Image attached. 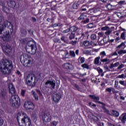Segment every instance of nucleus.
Here are the masks:
<instances>
[{"mask_svg":"<svg viewBox=\"0 0 126 126\" xmlns=\"http://www.w3.org/2000/svg\"><path fill=\"white\" fill-rule=\"evenodd\" d=\"M74 87H76L78 90H80V88H79V86L77 85V84L74 85Z\"/></svg>","mask_w":126,"mask_h":126,"instance_id":"63","label":"nucleus"},{"mask_svg":"<svg viewBox=\"0 0 126 126\" xmlns=\"http://www.w3.org/2000/svg\"><path fill=\"white\" fill-rule=\"evenodd\" d=\"M69 54L71 56V57H72L73 58H74L75 57V53L73 51H70Z\"/></svg>","mask_w":126,"mask_h":126,"instance_id":"44","label":"nucleus"},{"mask_svg":"<svg viewBox=\"0 0 126 126\" xmlns=\"http://www.w3.org/2000/svg\"><path fill=\"white\" fill-rule=\"evenodd\" d=\"M24 106L27 110H34L35 105L31 101H28L25 103Z\"/></svg>","mask_w":126,"mask_h":126,"instance_id":"9","label":"nucleus"},{"mask_svg":"<svg viewBox=\"0 0 126 126\" xmlns=\"http://www.w3.org/2000/svg\"><path fill=\"white\" fill-rule=\"evenodd\" d=\"M61 98V94H58V93H55L52 95V99L55 103H59Z\"/></svg>","mask_w":126,"mask_h":126,"instance_id":"8","label":"nucleus"},{"mask_svg":"<svg viewBox=\"0 0 126 126\" xmlns=\"http://www.w3.org/2000/svg\"><path fill=\"white\" fill-rule=\"evenodd\" d=\"M89 96L91 98H92V99H93L94 100V101L95 102V103H98V104H101L103 106L105 105V104L104 103L101 102L100 101H99V100H100V98H99V97L93 95H90Z\"/></svg>","mask_w":126,"mask_h":126,"instance_id":"12","label":"nucleus"},{"mask_svg":"<svg viewBox=\"0 0 126 126\" xmlns=\"http://www.w3.org/2000/svg\"><path fill=\"white\" fill-rule=\"evenodd\" d=\"M21 119V123L19 122V125L20 126H30L31 125V120L30 118L27 116L26 113H18L17 115V122H19L20 119Z\"/></svg>","mask_w":126,"mask_h":126,"instance_id":"3","label":"nucleus"},{"mask_svg":"<svg viewBox=\"0 0 126 126\" xmlns=\"http://www.w3.org/2000/svg\"><path fill=\"white\" fill-rule=\"evenodd\" d=\"M75 37V33L73 32H71L69 37L70 40H72V39H74Z\"/></svg>","mask_w":126,"mask_h":126,"instance_id":"33","label":"nucleus"},{"mask_svg":"<svg viewBox=\"0 0 126 126\" xmlns=\"http://www.w3.org/2000/svg\"><path fill=\"white\" fill-rule=\"evenodd\" d=\"M117 78H126V76L125 74H122L121 75H118Z\"/></svg>","mask_w":126,"mask_h":126,"instance_id":"47","label":"nucleus"},{"mask_svg":"<svg viewBox=\"0 0 126 126\" xmlns=\"http://www.w3.org/2000/svg\"><path fill=\"white\" fill-rule=\"evenodd\" d=\"M5 28H9L10 31H12L13 28L12 27V24L9 22H5L3 24L0 25V37L2 38L4 41H10V35L9 34H4L2 33V31L5 30Z\"/></svg>","mask_w":126,"mask_h":126,"instance_id":"2","label":"nucleus"},{"mask_svg":"<svg viewBox=\"0 0 126 126\" xmlns=\"http://www.w3.org/2000/svg\"><path fill=\"white\" fill-rule=\"evenodd\" d=\"M30 76H31V74H28L26 78V82H28V83H30L31 82V81H30Z\"/></svg>","mask_w":126,"mask_h":126,"instance_id":"31","label":"nucleus"},{"mask_svg":"<svg viewBox=\"0 0 126 126\" xmlns=\"http://www.w3.org/2000/svg\"><path fill=\"white\" fill-rule=\"evenodd\" d=\"M111 56H118V53H117V51H115V52H113V53H112Z\"/></svg>","mask_w":126,"mask_h":126,"instance_id":"59","label":"nucleus"},{"mask_svg":"<svg viewBox=\"0 0 126 126\" xmlns=\"http://www.w3.org/2000/svg\"><path fill=\"white\" fill-rule=\"evenodd\" d=\"M126 46V42H122L120 45L117 46L116 49H120L122 47H125Z\"/></svg>","mask_w":126,"mask_h":126,"instance_id":"36","label":"nucleus"},{"mask_svg":"<svg viewBox=\"0 0 126 126\" xmlns=\"http://www.w3.org/2000/svg\"><path fill=\"white\" fill-rule=\"evenodd\" d=\"M125 66V65L123 64H121L118 67V69H121V68H123Z\"/></svg>","mask_w":126,"mask_h":126,"instance_id":"57","label":"nucleus"},{"mask_svg":"<svg viewBox=\"0 0 126 126\" xmlns=\"http://www.w3.org/2000/svg\"><path fill=\"white\" fill-rule=\"evenodd\" d=\"M78 4L77 3H74L72 5L73 8H74L75 9H76L77 8Z\"/></svg>","mask_w":126,"mask_h":126,"instance_id":"51","label":"nucleus"},{"mask_svg":"<svg viewBox=\"0 0 126 126\" xmlns=\"http://www.w3.org/2000/svg\"><path fill=\"white\" fill-rule=\"evenodd\" d=\"M8 22L7 21H4V17L2 16H0V25L3 24L5 22Z\"/></svg>","mask_w":126,"mask_h":126,"instance_id":"25","label":"nucleus"},{"mask_svg":"<svg viewBox=\"0 0 126 126\" xmlns=\"http://www.w3.org/2000/svg\"><path fill=\"white\" fill-rule=\"evenodd\" d=\"M2 50L5 53H7V54H8L12 51V48L9 44H6L5 46H3L2 47Z\"/></svg>","mask_w":126,"mask_h":126,"instance_id":"10","label":"nucleus"},{"mask_svg":"<svg viewBox=\"0 0 126 126\" xmlns=\"http://www.w3.org/2000/svg\"><path fill=\"white\" fill-rule=\"evenodd\" d=\"M21 33L22 36H26V34H27V31L26 30L23 29L21 30Z\"/></svg>","mask_w":126,"mask_h":126,"instance_id":"35","label":"nucleus"},{"mask_svg":"<svg viewBox=\"0 0 126 126\" xmlns=\"http://www.w3.org/2000/svg\"><path fill=\"white\" fill-rule=\"evenodd\" d=\"M101 111L103 113H105L106 114H107V115H110V111L104 106L102 107V109Z\"/></svg>","mask_w":126,"mask_h":126,"instance_id":"20","label":"nucleus"},{"mask_svg":"<svg viewBox=\"0 0 126 126\" xmlns=\"http://www.w3.org/2000/svg\"><path fill=\"white\" fill-rule=\"evenodd\" d=\"M100 117V115L99 114H95L93 115L92 120L95 122V123H98L99 122V118Z\"/></svg>","mask_w":126,"mask_h":126,"instance_id":"16","label":"nucleus"},{"mask_svg":"<svg viewBox=\"0 0 126 126\" xmlns=\"http://www.w3.org/2000/svg\"><path fill=\"white\" fill-rule=\"evenodd\" d=\"M26 50L29 54H36L37 51V45L36 42L34 40L29 41L26 46Z\"/></svg>","mask_w":126,"mask_h":126,"instance_id":"4","label":"nucleus"},{"mask_svg":"<svg viewBox=\"0 0 126 126\" xmlns=\"http://www.w3.org/2000/svg\"><path fill=\"white\" fill-rule=\"evenodd\" d=\"M119 81L116 80L115 81V85H114V87H115V88H118V85H119Z\"/></svg>","mask_w":126,"mask_h":126,"instance_id":"50","label":"nucleus"},{"mask_svg":"<svg viewBox=\"0 0 126 126\" xmlns=\"http://www.w3.org/2000/svg\"><path fill=\"white\" fill-rule=\"evenodd\" d=\"M71 66V64H70V63H65L63 65V68H65L66 69H69Z\"/></svg>","mask_w":126,"mask_h":126,"instance_id":"22","label":"nucleus"},{"mask_svg":"<svg viewBox=\"0 0 126 126\" xmlns=\"http://www.w3.org/2000/svg\"><path fill=\"white\" fill-rule=\"evenodd\" d=\"M122 117V120L121 122L125 124L126 122V113H123L121 115Z\"/></svg>","mask_w":126,"mask_h":126,"instance_id":"21","label":"nucleus"},{"mask_svg":"<svg viewBox=\"0 0 126 126\" xmlns=\"http://www.w3.org/2000/svg\"><path fill=\"white\" fill-rule=\"evenodd\" d=\"M100 59H101V57H100V56H98V57L95 58L94 61V64H96V65L99 64V62H100Z\"/></svg>","mask_w":126,"mask_h":126,"instance_id":"27","label":"nucleus"},{"mask_svg":"<svg viewBox=\"0 0 126 126\" xmlns=\"http://www.w3.org/2000/svg\"><path fill=\"white\" fill-rule=\"evenodd\" d=\"M9 92L11 95H15V93H16V91L15 90V88L12 84H10L9 85Z\"/></svg>","mask_w":126,"mask_h":126,"instance_id":"11","label":"nucleus"},{"mask_svg":"<svg viewBox=\"0 0 126 126\" xmlns=\"http://www.w3.org/2000/svg\"><path fill=\"white\" fill-rule=\"evenodd\" d=\"M100 56H101V59H104V57L106 56V53L105 51H102L100 52Z\"/></svg>","mask_w":126,"mask_h":126,"instance_id":"40","label":"nucleus"},{"mask_svg":"<svg viewBox=\"0 0 126 126\" xmlns=\"http://www.w3.org/2000/svg\"><path fill=\"white\" fill-rule=\"evenodd\" d=\"M81 66H82V67H83V68H86L87 69H89V68H90L89 67V65H88L87 64H86L85 63L82 64Z\"/></svg>","mask_w":126,"mask_h":126,"instance_id":"32","label":"nucleus"},{"mask_svg":"<svg viewBox=\"0 0 126 126\" xmlns=\"http://www.w3.org/2000/svg\"><path fill=\"white\" fill-rule=\"evenodd\" d=\"M13 68V64L12 61L3 59L0 61V71L3 74H9L12 71Z\"/></svg>","mask_w":126,"mask_h":126,"instance_id":"1","label":"nucleus"},{"mask_svg":"<svg viewBox=\"0 0 126 126\" xmlns=\"http://www.w3.org/2000/svg\"><path fill=\"white\" fill-rule=\"evenodd\" d=\"M7 5L10 7H15V5H16V3H15V1L10 0L7 2Z\"/></svg>","mask_w":126,"mask_h":126,"instance_id":"17","label":"nucleus"},{"mask_svg":"<svg viewBox=\"0 0 126 126\" xmlns=\"http://www.w3.org/2000/svg\"><path fill=\"white\" fill-rule=\"evenodd\" d=\"M48 84H50V85H51L52 88H53V89H55V87L56 86V81L48 80L47 82H46L45 85H48Z\"/></svg>","mask_w":126,"mask_h":126,"instance_id":"14","label":"nucleus"},{"mask_svg":"<svg viewBox=\"0 0 126 126\" xmlns=\"http://www.w3.org/2000/svg\"><path fill=\"white\" fill-rule=\"evenodd\" d=\"M26 93V90L22 89L21 91V95L23 97H24L25 96V94Z\"/></svg>","mask_w":126,"mask_h":126,"instance_id":"41","label":"nucleus"},{"mask_svg":"<svg viewBox=\"0 0 126 126\" xmlns=\"http://www.w3.org/2000/svg\"><path fill=\"white\" fill-rule=\"evenodd\" d=\"M97 125L98 126H104V123H101L99 121L97 123Z\"/></svg>","mask_w":126,"mask_h":126,"instance_id":"53","label":"nucleus"},{"mask_svg":"<svg viewBox=\"0 0 126 126\" xmlns=\"http://www.w3.org/2000/svg\"><path fill=\"white\" fill-rule=\"evenodd\" d=\"M121 38L123 40H126V35L125 32H123L121 34Z\"/></svg>","mask_w":126,"mask_h":126,"instance_id":"46","label":"nucleus"},{"mask_svg":"<svg viewBox=\"0 0 126 126\" xmlns=\"http://www.w3.org/2000/svg\"><path fill=\"white\" fill-rule=\"evenodd\" d=\"M37 118H38V116L36 114H33L32 116V118L33 120H37Z\"/></svg>","mask_w":126,"mask_h":126,"instance_id":"58","label":"nucleus"},{"mask_svg":"<svg viewBox=\"0 0 126 126\" xmlns=\"http://www.w3.org/2000/svg\"><path fill=\"white\" fill-rule=\"evenodd\" d=\"M65 37H64V36H63V37H61V40H62V41H63V42H64V43H65Z\"/></svg>","mask_w":126,"mask_h":126,"instance_id":"60","label":"nucleus"},{"mask_svg":"<svg viewBox=\"0 0 126 126\" xmlns=\"http://www.w3.org/2000/svg\"><path fill=\"white\" fill-rule=\"evenodd\" d=\"M77 42V41H71V44H72V45L73 46H74V45H76V43Z\"/></svg>","mask_w":126,"mask_h":126,"instance_id":"61","label":"nucleus"},{"mask_svg":"<svg viewBox=\"0 0 126 126\" xmlns=\"http://www.w3.org/2000/svg\"><path fill=\"white\" fill-rule=\"evenodd\" d=\"M20 60L21 63H23L24 66H28L29 67L32 66V58L28 56V55L22 54L20 57Z\"/></svg>","mask_w":126,"mask_h":126,"instance_id":"5","label":"nucleus"},{"mask_svg":"<svg viewBox=\"0 0 126 126\" xmlns=\"http://www.w3.org/2000/svg\"><path fill=\"white\" fill-rule=\"evenodd\" d=\"M98 35L99 37H103V36H104V33H103V32H98Z\"/></svg>","mask_w":126,"mask_h":126,"instance_id":"56","label":"nucleus"},{"mask_svg":"<svg viewBox=\"0 0 126 126\" xmlns=\"http://www.w3.org/2000/svg\"><path fill=\"white\" fill-rule=\"evenodd\" d=\"M100 62L101 63H110V59H108V58H101Z\"/></svg>","mask_w":126,"mask_h":126,"instance_id":"26","label":"nucleus"},{"mask_svg":"<svg viewBox=\"0 0 126 126\" xmlns=\"http://www.w3.org/2000/svg\"><path fill=\"white\" fill-rule=\"evenodd\" d=\"M74 87H76L78 90H80V88H79V86L77 85V84L74 85Z\"/></svg>","mask_w":126,"mask_h":126,"instance_id":"62","label":"nucleus"},{"mask_svg":"<svg viewBox=\"0 0 126 126\" xmlns=\"http://www.w3.org/2000/svg\"><path fill=\"white\" fill-rule=\"evenodd\" d=\"M91 39L92 40H96L97 39V35L95 34H93L91 36Z\"/></svg>","mask_w":126,"mask_h":126,"instance_id":"39","label":"nucleus"},{"mask_svg":"<svg viewBox=\"0 0 126 126\" xmlns=\"http://www.w3.org/2000/svg\"><path fill=\"white\" fill-rule=\"evenodd\" d=\"M87 15L82 14L78 18V20H84L86 19Z\"/></svg>","mask_w":126,"mask_h":126,"instance_id":"24","label":"nucleus"},{"mask_svg":"<svg viewBox=\"0 0 126 126\" xmlns=\"http://www.w3.org/2000/svg\"><path fill=\"white\" fill-rule=\"evenodd\" d=\"M104 69H105V70H107L108 71H110V69H109V67H108V66H104Z\"/></svg>","mask_w":126,"mask_h":126,"instance_id":"64","label":"nucleus"},{"mask_svg":"<svg viewBox=\"0 0 126 126\" xmlns=\"http://www.w3.org/2000/svg\"><path fill=\"white\" fill-rule=\"evenodd\" d=\"M3 125V120L2 118H0V126H2Z\"/></svg>","mask_w":126,"mask_h":126,"instance_id":"55","label":"nucleus"},{"mask_svg":"<svg viewBox=\"0 0 126 126\" xmlns=\"http://www.w3.org/2000/svg\"><path fill=\"white\" fill-rule=\"evenodd\" d=\"M85 19L86 20L83 21V23H84V24H87V23H89L90 21V19H89V18H86Z\"/></svg>","mask_w":126,"mask_h":126,"instance_id":"37","label":"nucleus"},{"mask_svg":"<svg viewBox=\"0 0 126 126\" xmlns=\"http://www.w3.org/2000/svg\"><path fill=\"white\" fill-rule=\"evenodd\" d=\"M69 30L72 33H73V32H76L77 31L78 28L77 27L72 26L70 27Z\"/></svg>","mask_w":126,"mask_h":126,"instance_id":"23","label":"nucleus"},{"mask_svg":"<svg viewBox=\"0 0 126 126\" xmlns=\"http://www.w3.org/2000/svg\"><path fill=\"white\" fill-rule=\"evenodd\" d=\"M10 104L15 108L18 107L19 106V103H20V99L18 96L16 95H12L10 98Z\"/></svg>","mask_w":126,"mask_h":126,"instance_id":"6","label":"nucleus"},{"mask_svg":"<svg viewBox=\"0 0 126 126\" xmlns=\"http://www.w3.org/2000/svg\"><path fill=\"white\" fill-rule=\"evenodd\" d=\"M113 89V88H108L106 89V92H109V93H111L112 92V90Z\"/></svg>","mask_w":126,"mask_h":126,"instance_id":"49","label":"nucleus"},{"mask_svg":"<svg viewBox=\"0 0 126 126\" xmlns=\"http://www.w3.org/2000/svg\"><path fill=\"white\" fill-rule=\"evenodd\" d=\"M119 65H120V63L116 62L114 64V63L110 64L109 67V68H110V69H113L114 67H117L119 66Z\"/></svg>","mask_w":126,"mask_h":126,"instance_id":"18","label":"nucleus"},{"mask_svg":"<svg viewBox=\"0 0 126 126\" xmlns=\"http://www.w3.org/2000/svg\"><path fill=\"white\" fill-rule=\"evenodd\" d=\"M41 77V74H39L38 76L35 75L34 74H31L30 78L31 80H33V78H34V81L33 83L36 82V80H37V78H40Z\"/></svg>","mask_w":126,"mask_h":126,"instance_id":"15","label":"nucleus"},{"mask_svg":"<svg viewBox=\"0 0 126 126\" xmlns=\"http://www.w3.org/2000/svg\"><path fill=\"white\" fill-rule=\"evenodd\" d=\"M59 124V122L57 121H53L51 123V126H57Z\"/></svg>","mask_w":126,"mask_h":126,"instance_id":"43","label":"nucleus"},{"mask_svg":"<svg viewBox=\"0 0 126 126\" xmlns=\"http://www.w3.org/2000/svg\"><path fill=\"white\" fill-rule=\"evenodd\" d=\"M42 118L44 124L50 123L52 121V115L50 112L44 113V114H42Z\"/></svg>","mask_w":126,"mask_h":126,"instance_id":"7","label":"nucleus"},{"mask_svg":"<svg viewBox=\"0 0 126 126\" xmlns=\"http://www.w3.org/2000/svg\"><path fill=\"white\" fill-rule=\"evenodd\" d=\"M112 32H113V31L111 30L110 28L109 30H108L105 32V35H107V36H109L110 34H112Z\"/></svg>","mask_w":126,"mask_h":126,"instance_id":"30","label":"nucleus"},{"mask_svg":"<svg viewBox=\"0 0 126 126\" xmlns=\"http://www.w3.org/2000/svg\"><path fill=\"white\" fill-rule=\"evenodd\" d=\"M118 55H120L121 56V55H123L124 54H126V50H120L118 51Z\"/></svg>","mask_w":126,"mask_h":126,"instance_id":"29","label":"nucleus"},{"mask_svg":"<svg viewBox=\"0 0 126 126\" xmlns=\"http://www.w3.org/2000/svg\"><path fill=\"white\" fill-rule=\"evenodd\" d=\"M32 95H33L34 98H35V100H36V101H38V95L37 94H36V93L34 91H32Z\"/></svg>","mask_w":126,"mask_h":126,"instance_id":"28","label":"nucleus"},{"mask_svg":"<svg viewBox=\"0 0 126 126\" xmlns=\"http://www.w3.org/2000/svg\"><path fill=\"white\" fill-rule=\"evenodd\" d=\"M83 44L85 47H89V46L90 45V43L88 41H85Z\"/></svg>","mask_w":126,"mask_h":126,"instance_id":"42","label":"nucleus"},{"mask_svg":"<svg viewBox=\"0 0 126 126\" xmlns=\"http://www.w3.org/2000/svg\"><path fill=\"white\" fill-rule=\"evenodd\" d=\"M112 91L113 94H116V93H119V92L116 91V89H114V88H112Z\"/></svg>","mask_w":126,"mask_h":126,"instance_id":"54","label":"nucleus"},{"mask_svg":"<svg viewBox=\"0 0 126 126\" xmlns=\"http://www.w3.org/2000/svg\"><path fill=\"white\" fill-rule=\"evenodd\" d=\"M80 59V63H84L85 62V58L84 57L82 58H79V60Z\"/></svg>","mask_w":126,"mask_h":126,"instance_id":"45","label":"nucleus"},{"mask_svg":"<svg viewBox=\"0 0 126 126\" xmlns=\"http://www.w3.org/2000/svg\"><path fill=\"white\" fill-rule=\"evenodd\" d=\"M0 96L2 100L7 99V93L5 91H1L0 93Z\"/></svg>","mask_w":126,"mask_h":126,"instance_id":"13","label":"nucleus"},{"mask_svg":"<svg viewBox=\"0 0 126 126\" xmlns=\"http://www.w3.org/2000/svg\"><path fill=\"white\" fill-rule=\"evenodd\" d=\"M2 10L4 12H7V11H9V9L6 7L5 6H3L2 8Z\"/></svg>","mask_w":126,"mask_h":126,"instance_id":"34","label":"nucleus"},{"mask_svg":"<svg viewBox=\"0 0 126 126\" xmlns=\"http://www.w3.org/2000/svg\"><path fill=\"white\" fill-rule=\"evenodd\" d=\"M94 27V25H93V24L92 23L89 24L87 25L88 28H93Z\"/></svg>","mask_w":126,"mask_h":126,"instance_id":"48","label":"nucleus"},{"mask_svg":"<svg viewBox=\"0 0 126 126\" xmlns=\"http://www.w3.org/2000/svg\"><path fill=\"white\" fill-rule=\"evenodd\" d=\"M109 27L108 26H105L101 28V30L102 31H107V30H109Z\"/></svg>","mask_w":126,"mask_h":126,"instance_id":"38","label":"nucleus"},{"mask_svg":"<svg viewBox=\"0 0 126 126\" xmlns=\"http://www.w3.org/2000/svg\"><path fill=\"white\" fill-rule=\"evenodd\" d=\"M109 115H110V116H114V117H119V116H120V113L117 111L112 110Z\"/></svg>","mask_w":126,"mask_h":126,"instance_id":"19","label":"nucleus"},{"mask_svg":"<svg viewBox=\"0 0 126 126\" xmlns=\"http://www.w3.org/2000/svg\"><path fill=\"white\" fill-rule=\"evenodd\" d=\"M70 30L69 29H68L67 30H64L62 32V33H63L64 34H65V33H68V32H69Z\"/></svg>","mask_w":126,"mask_h":126,"instance_id":"52","label":"nucleus"}]
</instances>
